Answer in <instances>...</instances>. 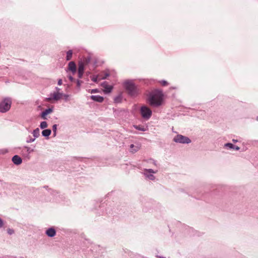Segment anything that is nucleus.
<instances>
[{"mask_svg":"<svg viewBox=\"0 0 258 258\" xmlns=\"http://www.w3.org/2000/svg\"><path fill=\"white\" fill-rule=\"evenodd\" d=\"M163 99V94L160 90H155L150 93L149 102L151 105L158 107L162 104Z\"/></svg>","mask_w":258,"mask_h":258,"instance_id":"nucleus-1","label":"nucleus"},{"mask_svg":"<svg viewBox=\"0 0 258 258\" xmlns=\"http://www.w3.org/2000/svg\"><path fill=\"white\" fill-rule=\"evenodd\" d=\"M124 86L128 94L132 96H136L139 93L138 88L132 81H125L124 83Z\"/></svg>","mask_w":258,"mask_h":258,"instance_id":"nucleus-2","label":"nucleus"},{"mask_svg":"<svg viewBox=\"0 0 258 258\" xmlns=\"http://www.w3.org/2000/svg\"><path fill=\"white\" fill-rule=\"evenodd\" d=\"M12 99L9 97H6L0 101V112L5 113L8 112L12 105Z\"/></svg>","mask_w":258,"mask_h":258,"instance_id":"nucleus-3","label":"nucleus"},{"mask_svg":"<svg viewBox=\"0 0 258 258\" xmlns=\"http://www.w3.org/2000/svg\"><path fill=\"white\" fill-rule=\"evenodd\" d=\"M140 111L143 118L146 119H149L152 115L151 110L146 106H142L141 108Z\"/></svg>","mask_w":258,"mask_h":258,"instance_id":"nucleus-4","label":"nucleus"},{"mask_svg":"<svg viewBox=\"0 0 258 258\" xmlns=\"http://www.w3.org/2000/svg\"><path fill=\"white\" fill-rule=\"evenodd\" d=\"M173 141L175 142L182 144H188L191 142L190 140L188 138L181 135H178L176 136L174 138Z\"/></svg>","mask_w":258,"mask_h":258,"instance_id":"nucleus-5","label":"nucleus"},{"mask_svg":"<svg viewBox=\"0 0 258 258\" xmlns=\"http://www.w3.org/2000/svg\"><path fill=\"white\" fill-rule=\"evenodd\" d=\"M157 172V171H154L152 169H145L144 170V174L146 176L147 178L149 180H153L155 179V177L153 175V173H155Z\"/></svg>","mask_w":258,"mask_h":258,"instance_id":"nucleus-6","label":"nucleus"},{"mask_svg":"<svg viewBox=\"0 0 258 258\" xmlns=\"http://www.w3.org/2000/svg\"><path fill=\"white\" fill-rule=\"evenodd\" d=\"M63 94L59 92H55L50 94V97L49 98L48 100L53 99L54 100L57 101L61 98Z\"/></svg>","mask_w":258,"mask_h":258,"instance_id":"nucleus-7","label":"nucleus"},{"mask_svg":"<svg viewBox=\"0 0 258 258\" xmlns=\"http://www.w3.org/2000/svg\"><path fill=\"white\" fill-rule=\"evenodd\" d=\"M102 86L104 88L103 91L105 93H109L111 92L113 87L108 84L106 82H104L102 84Z\"/></svg>","mask_w":258,"mask_h":258,"instance_id":"nucleus-8","label":"nucleus"},{"mask_svg":"<svg viewBox=\"0 0 258 258\" xmlns=\"http://www.w3.org/2000/svg\"><path fill=\"white\" fill-rule=\"evenodd\" d=\"M68 69L71 71L73 74H75L76 72V66L74 61H71L68 64Z\"/></svg>","mask_w":258,"mask_h":258,"instance_id":"nucleus-9","label":"nucleus"},{"mask_svg":"<svg viewBox=\"0 0 258 258\" xmlns=\"http://www.w3.org/2000/svg\"><path fill=\"white\" fill-rule=\"evenodd\" d=\"M12 161L16 165L20 164L22 162V159L18 155H15L12 158Z\"/></svg>","mask_w":258,"mask_h":258,"instance_id":"nucleus-10","label":"nucleus"},{"mask_svg":"<svg viewBox=\"0 0 258 258\" xmlns=\"http://www.w3.org/2000/svg\"><path fill=\"white\" fill-rule=\"evenodd\" d=\"M46 234L49 237H53L56 234V231L54 228H50L46 230Z\"/></svg>","mask_w":258,"mask_h":258,"instance_id":"nucleus-11","label":"nucleus"},{"mask_svg":"<svg viewBox=\"0 0 258 258\" xmlns=\"http://www.w3.org/2000/svg\"><path fill=\"white\" fill-rule=\"evenodd\" d=\"M91 98L95 101L98 102H102L104 98L103 97L99 96V95H92L91 96Z\"/></svg>","mask_w":258,"mask_h":258,"instance_id":"nucleus-12","label":"nucleus"},{"mask_svg":"<svg viewBox=\"0 0 258 258\" xmlns=\"http://www.w3.org/2000/svg\"><path fill=\"white\" fill-rule=\"evenodd\" d=\"M225 146L229 149H233L235 150H239L240 149L238 146H235L231 143H227L225 145Z\"/></svg>","mask_w":258,"mask_h":258,"instance_id":"nucleus-13","label":"nucleus"},{"mask_svg":"<svg viewBox=\"0 0 258 258\" xmlns=\"http://www.w3.org/2000/svg\"><path fill=\"white\" fill-rule=\"evenodd\" d=\"M52 112V109L51 108L47 109L42 112L41 116L42 118H45V116L51 113Z\"/></svg>","mask_w":258,"mask_h":258,"instance_id":"nucleus-14","label":"nucleus"},{"mask_svg":"<svg viewBox=\"0 0 258 258\" xmlns=\"http://www.w3.org/2000/svg\"><path fill=\"white\" fill-rule=\"evenodd\" d=\"M134 127L138 130H139V131H146L147 130V127H144L143 126H142V125H134Z\"/></svg>","mask_w":258,"mask_h":258,"instance_id":"nucleus-15","label":"nucleus"},{"mask_svg":"<svg viewBox=\"0 0 258 258\" xmlns=\"http://www.w3.org/2000/svg\"><path fill=\"white\" fill-rule=\"evenodd\" d=\"M51 130H44L42 131V134L44 137H48L50 134H51Z\"/></svg>","mask_w":258,"mask_h":258,"instance_id":"nucleus-16","label":"nucleus"},{"mask_svg":"<svg viewBox=\"0 0 258 258\" xmlns=\"http://www.w3.org/2000/svg\"><path fill=\"white\" fill-rule=\"evenodd\" d=\"M84 71V64L82 62H80L79 63L78 72H83Z\"/></svg>","mask_w":258,"mask_h":258,"instance_id":"nucleus-17","label":"nucleus"},{"mask_svg":"<svg viewBox=\"0 0 258 258\" xmlns=\"http://www.w3.org/2000/svg\"><path fill=\"white\" fill-rule=\"evenodd\" d=\"M72 55H73V52H72V50H69L67 52V56H66V59L67 60H70L72 57Z\"/></svg>","mask_w":258,"mask_h":258,"instance_id":"nucleus-18","label":"nucleus"},{"mask_svg":"<svg viewBox=\"0 0 258 258\" xmlns=\"http://www.w3.org/2000/svg\"><path fill=\"white\" fill-rule=\"evenodd\" d=\"M39 130L38 128H36L33 132V135L35 138H38L39 136Z\"/></svg>","mask_w":258,"mask_h":258,"instance_id":"nucleus-19","label":"nucleus"},{"mask_svg":"<svg viewBox=\"0 0 258 258\" xmlns=\"http://www.w3.org/2000/svg\"><path fill=\"white\" fill-rule=\"evenodd\" d=\"M47 123L46 121H42L41 122L40 127L41 128L44 129V128L47 127Z\"/></svg>","mask_w":258,"mask_h":258,"instance_id":"nucleus-20","label":"nucleus"},{"mask_svg":"<svg viewBox=\"0 0 258 258\" xmlns=\"http://www.w3.org/2000/svg\"><path fill=\"white\" fill-rule=\"evenodd\" d=\"M56 129H57V125L56 124H54L52 126V131H53V132L54 133V136H55V135H56Z\"/></svg>","mask_w":258,"mask_h":258,"instance_id":"nucleus-21","label":"nucleus"},{"mask_svg":"<svg viewBox=\"0 0 258 258\" xmlns=\"http://www.w3.org/2000/svg\"><path fill=\"white\" fill-rule=\"evenodd\" d=\"M160 84L162 85V86H167L168 85V83L167 81H165V80H162V81H160Z\"/></svg>","mask_w":258,"mask_h":258,"instance_id":"nucleus-22","label":"nucleus"},{"mask_svg":"<svg viewBox=\"0 0 258 258\" xmlns=\"http://www.w3.org/2000/svg\"><path fill=\"white\" fill-rule=\"evenodd\" d=\"M98 78H100V77H99V76H93L92 78V80L94 82H97Z\"/></svg>","mask_w":258,"mask_h":258,"instance_id":"nucleus-23","label":"nucleus"},{"mask_svg":"<svg viewBox=\"0 0 258 258\" xmlns=\"http://www.w3.org/2000/svg\"><path fill=\"white\" fill-rule=\"evenodd\" d=\"M108 76H109V74H107V73H106L104 75V76L103 77H100V78H99V79H106Z\"/></svg>","mask_w":258,"mask_h":258,"instance_id":"nucleus-24","label":"nucleus"},{"mask_svg":"<svg viewBox=\"0 0 258 258\" xmlns=\"http://www.w3.org/2000/svg\"><path fill=\"white\" fill-rule=\"evenodd\" d=\"M8 232L9 234H12L14 233V230L13 229H8Z\"/></svg>","mask_w":258,"mask_h":258,"instance_id":"nucleus-25","label":"nucleus"},{"mask_svg":"<svg viewBox=\"0 0 258 258\" xmlns=\"http://www.w3.org/2000/svg\"><path fill=\"white\" fill-rule=\"evenodd\" d=\"M83 73V72H78V77L79 78H81L82 77Z\"/></svg>","mask_w":258,"mask_h":258,"instance_id":"nucleus-26","label":"nucleus"},{"mask_svg":"<svg viewBox=\"0 0 258 258\" xmlns=\"http://www.w3.org/2000/svg\"><path fill=\"white\" fill-rule=\"evenodd\" d=\"M35 138H30L29 140L27 141V142L28 143H31V142H33L35 141Z\"/></svg>","mask_w":258,"mask_h":258,"instance_id":"nucleus-27","label":"nucleus"},{"mask_svg":"<svg viewBox=\"0 0 258 258\" xmlns=\"http://www.w3.org/2000/svg\"><path fill=\"white\" fill-rule=\"evenodd\" d=\"M62 82L61 79L58 80V85H61L62 84Z\"/></svg>","mask_w":258,"mask_h":258,"instance_id":"nucleus-28","label":"nucleus"},{"mask_svg":"<svg viewBox=\"0 0 258 258\" xmlns=\"http://www.w3.org/2000/svg\"><path fill=\"white\" fill-rule=\"evenodd\" d=\"M119 99H120V98H119L117 97V98H116L114 99V101H115V102L118 103V102H119L120 101H119Z\"/></svg>","mask_w":258,"mask_h":258,"instance_id":"nucleus-29","label":"nucleus"},{"mask_svg":"<svg viewBox=\"0 0 258 258\" xmlns=\"http://www.w3.org/2000/svg\"><path fill=\"white\" fill-rule=\"evenodd\" d=\"M96 92H97V89H92L91 92V93H96Z\"/></svg>","mask_w":258,"mask_h":258,"instance_id":"nucleus-30","label":"nucleus"},{"mask_svg":"<svg viewBox=\"0 0 258 258\" xmlns=\"http://www.w3.org/2000/svg\"><path fill=\"white\" fill-rule=\"evenodd\" d=\"M3 225V222L2 220L0 218V227H2Z\"/></svg>","mask_w":258,"mask_h":258,"instance_id":"nucleus-31","label":"nucleus"},{"mask_svg":"<svg viewBox=\"0 0 258 258\" xmlns=\"http://www.w3.org/2000/svg\"><path fill=\"white\" fill-rule=\"evenodd\" d=\"M81 83H82V82H81V81H79V80H78V81H77V86H78V87H79V86L81 85Z\"/></svg>","mask_w":258,"mask_h":258,"instance_id":"nucleus-32","label":"nucleus"},{"mask_svg":"<svg viewBox=\"0 0 258 258\" xmlns=\"http://www.w3.org/2000/svg\"><path fill=\"white\" fill-rule=\"evenodd\" d=\"M69 79L71 81H73L74 80V78L72 76H69Z\"/></svg>","mask_w":258,"mask_h":258,"instance_id":"nucleus-33","label":"nucleus"},{"mask_svg":"<svg viewBox=\"0 0 258 258\" xmlns=\"http://www.w3.org/2000/svg\"><path fill=\"white\" fill-rule=\"evenodd\" d=\"M134 147V145L133 144H131L130 145V148L132 149Z\"/></svg>","mask_w":258,"mask_h":258,"instance_id":"nucleus-34","label":"nucleus"},{"mask_svg":"<svg viewBox=\"0 0 258 258\" xmlns=\"http://www.w3.org/2000/svg\"><path fill=\"white\" fill-rule=\"evenodd\" d=\"M55 89L56 90V92H59V91L60 90V89L58 88V87H56Z\"/></svg>","mask_w":258,"mask_h":258,"instance_id":"nucleus-35","label":"nucleus"},{"mask_svg":"<svg viewBox=\"0 0 258 258\" xmlns=\"http://www.w3.org/2000/svg\"><path fill=\"white\" fill-rule=\"evenodd\" d=\"M257 119L258 120V117L257 118Z\"/></svg>","mask_w":258,"mask_h":258,"instance_id":"nucleus-36","label":"nucleus"}]
</instances>
